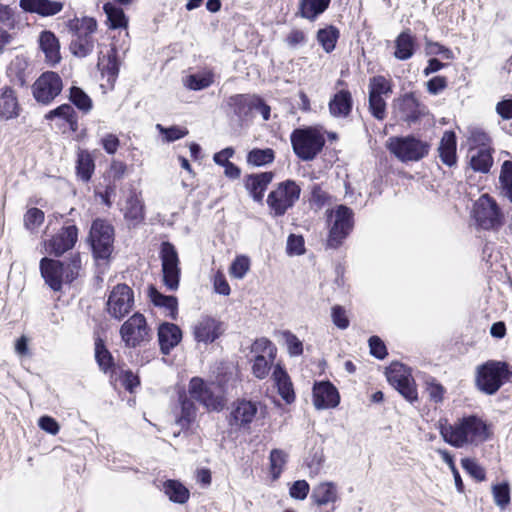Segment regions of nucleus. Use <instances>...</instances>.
Returning <instances> with one entry per match:
<instances>
[{"instance_id":"1","label":"nucleus","mask_w":512,"mask_h":512,"mask_svg":"<svg viewBox=\"0 0 512 512\" xmlns=\"http://www.w3.org/2000/svg\"><path fill=\"white\" fill-rule=\"evenodd\" d=\"M437 428L442 439L455 448L479 446L493 436L492 425L477 414L463 415L453 423L440 418Z\"/></svg>"},{"instance_id":"2","label":"nucleus","mask_w":512,"mask_h":512,"mask_svg":"<svg viewBox=\"0 0 512 512\" xmlns=\"http://www.w3.org/2000/svg\"><path fill=\"white\" fill-rule=\"evenodd\" d=\"M511 380L512 366L507 361L490 359L475 369V387L486 395H495Z\"/></svg>"},{"instance_id":"3","label":"nucleus","mask_w":512,"mask_h":512,"mask_svg":"<svg viewBox=\"0 0 512 512\" xmlns=\"http://www.w3.org/2000/svg\"><path fill=\"white\" fill-rule=\"evenodd\" d=\"M470 216L476 229L487 232H499L506 222L502 207L489 193L481 194L473 202Z\"/></svg>"},{"instance_id":"4","label":"nucleus","mask_w":512,"mask_h":512,"mask_svg":"<svg viewBox=\"0 0 512 512\" xmlns=\"http://www.w3.org/2000/svg\"><path fill=\"white\" fill-rule=\"evenodd\" d=\"M326 216L329 224L326 249H338L354 229V212L350 207L341 204L327 210Z\"/></svg>"},{"instance_id":"5","label":"nucleus","mask_w":512,"mask_h":512,"mask_svg":"<svg viewBox=\"0 0 512 512\" xmlns=\"http://www.w3.org/2000/svg\"><path fill=\"white\" fill-rule=\"evenodd\" d=\"M386 148L402 163L418 162L429 155L431 144L419 137L409 134L392 136L386 141Z\"/></svg>"},{"instance_id":"6","label":"nucleus","mask_w":512,"mask_h":512,"mask_svg":"<svg viewBox=\"0 0 512 512\" xmlns=\"http://www.w3.org/2000/svg\"><path fill=\"white\" fill-rule=\"evenodd\" d=\"M300 192V187L292 180L279 183L267 196L269 215L274 219L283 217L299 200Z\"/></svg>"},{"instance_id":"7","label":"nucleus","mask_w":512,"mask_h":512,"mask_svg":"<svg viewBox=\"0 0 512 512\" xmlns=\"http://www.w3.org/2000/svg\"><path fill=\"white\" fill-rule=\"evenodd\" d=\"M290 141L298 158L312 160L320 151V130L316 127L296 128L290 135Z\"/></svg>"},{"instance_id":"8","label":"nucleus","mask_w":512,"mask_h":512,"mask_svg":"<svg viewBox=\"0 0 512 512\" xmlns=\"http://www.w3.org/2000/svg\"><path fill=\"white\" fill-rule=\"evenodd\" d=\"M386 377L391 386H393L408 402L413 403L418 400V391L416 382L412 376L410 368L406 365L393 362L387 368Z\"/></svg>"},{"instance_id":"9","label":"nucleus","mask_w":512,"mask_h":512,"mask_svg":"<svg viewBox=\"0 0 512 512\" xmlns=\"http://www.w3.org/2000/svg\"><path fill=\"white\" fill-rule=\"evenodd\" d=\"M89 240L95 258L108 259L113 250V226L103 219L94 220L90 229Z\"/></svg>"},{"instance_id":"10","label":"nucleus","mask_w":512,"mask_h":512,"mask_svg":"<svg viewBox=\"0 0 512 512\" xmlns=\"http://www.w3.org/2000/svg\"><path fill=\"white\" fill-rule=\"evenodd\" d=\"M160 259L164 285L171 291L177 290L181 275L180 260L178 252L171 242L161 243Z\"/></svg>"},{"instance_id":"11","label":"nucleus","mask_w":512,"mask_h":512,"mask_svg":"<svg viewBox=\"0 0 512 512\" xmlns=\"http://www.w3.org/2000/svg\"><path fill=\"white\" fill-rule=\"evenodd\" d=\"M394 110L400 120L408 125L419 122L427 114V106L417 97L416 92H406L394 100Z\"/></svg>"},{"instance_id":"12","label":"nucleus","mask_w":512,"mask_h":512,"mask_svg":"<svg viewBox=\"0 0 512 512\" xmlns=\"http://www.w3.org/2000/svg\"><path fill=\"white\" fill-rule=\"evenodd\" d=\"M61 77L53 71L42 73L32 85L34 99L43 105H49L62 91Z\"/></svg>"},{"instance_id":"13","label":"nucleus","mask_w":512,"mask_h":512,"mask_svg":"<svg viewBox=\"0 0 512 512\" xmlns=\"http://www.w3.org/2000/svg\"><path fill=\"white\" fill-rule=\"evenodd\" d=\"M106 305L111 317L117 320L123 319L133 308V290L126 284L116 285L110 292Z\"/></svg>"},{"instance_id":"14","label":"nucleus","mask_w":512,"mask_h":512,"mask_svg":"<svg viewBox=\"0 0 512 512\" xmlns=\"http://www.w3.org/2000/svg\"><path fill=\"white\" fill-rule=\"evenodd\" d=\"M189 396L203 405L207 410L220 411L224 408V400L214 393L210 385L202 378L193 377L188 386Z\"/></svg>"},{"instance_id":"15","label":"nucleus","mask_w":512,"mask_h":512,"mask_svg":"<svg viewBox=\"0 0 512 512\" xmlns=\"http://www.w3.org/2000/svg\"><path fill=\"white\" fill-rule=\"evenodd\" d=\"M120 335L128 347L135 348L141 343L148 341L149 328L145 317L140 313L133 314L122 324Z\"/></svg>"},{"instance_id":"16","label":"nucleus","mask_w":512,"mask_h":512,"mask_svg":"<svg viewBox=\"0 0 512 512\" xmlns=\"http://www.w3.org/2000/svg\"><path fill=\"white\" fill-rule=\"evenodd\" d=\"M78 240V228L75 225H65L59 233L45 242L46 251L56 257L71 250Z\"/></svg>"},{"instance_id":"17","label":"nucleus","mask_w":512,"mask_h":512,"mask_svg":"<svg viewBox=\"0 0 512 512\" xmlns=\"http://www.w3.org/2000/svg\"><path fill=\"white\" fill-rule=\"evenodd\" d=\"M64 262L43 257L40 260V273L45 283L53 290L60 291L65 280Z\"/></svg>"},{"instance_id":"18","label":"nucleus","mask_w":512,"mask_h":512,"mask_svg":"<svg viewBox=\"0 0 512 512\" xmlns=\"http://www.w3.org/2000/svg\"><path fill=\"white\" fill-rule=\"evenodd\" d=\"M257 95L236 94L228 99V106L240 124H243L253 117Z\"/></svg>"},{"instance_id":"19","label":"nucleus","mask_w":512,"mask_h":512,"mask_svg":"<svg viewBox=\"0 0 512 512\" xmlns=\"http://www.w3.org/2000/svg\"><path fill=\"white\" fill-rule=\"evenodd\" d=\"M222 332V323L209 316L201 317L193 328L196 341L205 344L213 343Z\"/></svg>"},{"instance_id":"20","label":"nucleus","mask_w":512,"mask_h":512,"mask_svg":"<svg viewBox=\"0 0 512 512\" xmlns=\"http://www.w3.org/2000/svg\"><path fill=\"white\" fill-rule=\"evenodd\" d=\"M437 153L440 161L447 167L451 168L457 165V136L453 130H446L437 147Z\"/></svg>"},{"instance_id":"21","label":"nucleus","mask_w":512,"mask_h":512,"mask_svg":"<svg viewBox=\"0 0 512 512\" xmlns=\"http://www.w3.org/2000/svg\"><path fill=\"white\" fill-rule=\"evenodd\" d=\"M19 5L25 12L51 17L60 13L65 4L60 0H20Z\"/></svg>"},{"instance_id":"22","label":"nucleus","mask_w":512,"mask_h":512,"mask_svg":"<svg viewBox=\"0 0 512 512\" xmlns=\"http://www.w3.org/2000/svg\"><path fill=\"white\" fill-rule=\"evenodd\" d=\"M182 339V331L174 323L164 322L158 327V342L160 345L161 353L164 355L170 354Z\"/></svg>"},{"instance_id":"23","label":"nucleus","mask_w":512,"mask_h":512,"mask_svg":"<svg viewBox=\"0 0 512 512\" xmlns=\"http://www.w3.org/2000/svg\"><path fill=\"white\" fill-rule=\"evenodd\" d=\"M274 177L273 172L249 174L245 178V188L255 202L261 203L268 185Z\"/></svg>"},{"instance_id":"24","label":"nucleus","mask_w":512,"mask_h":512,"mask_svg":"<svg viewBox=\"0 0 512 512\" xmlns=\"http://www.w3.org/2000/svg\"><path fill=\"white\" fill-rule=\"evenodd\" d=\"M257 413L255 403L247 400L237 401L230 414L229 423L231 426L245 427L248 426Z\"/></svg>"},{"instance_id":"25","label":"nucleus","mask_w":512,"mask_h":512,"mask_svg":"<svg viewBox=\"0 0 512 512\" xmlns=\"http://www.w3.org/2000/svg\"><path fill=\"white\" fill-rule=\"evenodd\" d=\"M21 108L16 91L10 86L0 88V118L10 120L17 118Z\"/></svg>"},{"instance_id":"26","label":"nucleus","mask_w":512,"mask_h":512,"mask_svg":"<svg viewBox=\"0 0 512 512\" xmlns=\"http://www.w3.org/2000/svg\"><path fill=\"white\" fill-rule=\"evenodd\" d=\"M329 112L337 118H347L353 108L352 94L348 89L336 92L328 104Z\"/></svg>"},{"instance_id":"27","label":"nucleus","mask_w":512,"mask_h":512,"mask_svg":"<svg viewBox=\"0 0 512 512\" xmlns=\"http://www.w3.org/2000/svg\"><path fill=\"white\" fill-rule=\"evenodd\" d=\"M39 47L45 54L46 61L56 65L61 60L60 43L56 35L49 30H44L39 35Z\"/></svg>"},{"instance_id":"28","label":"nucleus","mask_w":512,"mask_h":512,"mask_svg":"<svg viewBox=\"0 0 512 512\" xmlns=\"http://www.w3.org/2000/svg\"><path fill=\"white\" fill-rule=\"evenodd\" d=\"M417 49L416 37L409 28L403 30L395 39L394 57L405 61L410 59Z\"/></svg>"},{"instance_id":"29","label":"nucleus","mask_w":512,"mask_h":512,"mask_svg":"<svg viewBox=\"0 0 512 512\" xmlns=\"http://www.w3.org/2000/svg\"><path fill=\"white\" fill-rule=\"evenodd\" d=\"M98 69L102 75L108 77V82L114 83L118 77L120 62L118 60V51L116 47H111L106 54L100 52L97 63Z\"/></svg>"},{"instance_id":"30","label":"nucleus","mask_w":512,"mask_h":512,"mask_svg":"<svg viewBox=\"0 0 512 512\" xmlns=\"http://www.w3.org/2000/svg\"><path fill=\"white\" fill-rule=\"evenodd\" d=\"M272 378L277 386L278 393L286 403H291L295 399L292 382L280 364L274 367Z\"/></svg>"},{"instance_id":"31","label":"nucleus","mask_w":512,"mask_h":512,"mask_svg":"<svg viewBox=\"0 0 512 512\" xmlns=\"http://www.w3.org/2000/svg\"><path fill=\"white\" fill-rule=\"evenodd\" d=\"M193 400L185 391L179 392L178 401L181 411L176 419V424L182 429L188 428L196 418L197 408Z\"/></svg>"},{"instance_id":"32","label":"nucleus","mask_w":512,"mask_h":512,"mask_svg":"<svg viewBox=\"0 0 512 512\" xmlns=\"http://www.w3.org/2000/svg\"><path fill=\"white\" fill-rule=\"evenodd\" d=\"M494 148H484L476 150L474 154H471L469 160V166L474 172L487 174L490 172L494 158Z\"/></svg>"},{"instance_id":"33","label":"nucleus","mask_w":512,"mask_h":512,"mask_svg":"<svg viewBox=\"0 0 512 512\" xmlns=\"http://www.w3.org/2000/svg\"><path fill=\"white\" fill-rule=\"evenodd\" d=\"M148 295L155 306L166 308L169 311L170 318L176 320L178 314L177 297L173 295H164L154 286L149 287Z\"/></svg>"},{"instance_id":"34","label":"nucleus","mask_w":512,"mask_h":512,"mask_svg":"<svg viewBox=\"0 0 512 512\" xmlns=\"http://www.w3.org/2000/svg\"><path fill=\"white\" fill-rule=\"evenodd\" d=\"M163 492L170 501L178 504H184L188 501L189 490L177 480H166L163 483Z\"/></svg>"},{"instance_id":"35","label":"nucleus","mask_w":512,"mask_h":512,"mask_svg":"<svg viewBox=\"0 0 512 512\" xmlns=\"http://www.w3.org/2000/svg\"><path fill=\"white\" fill-rule=\"evenodd\" d=\"M69 48L74 56L84 58L93 52L94 38L91 35L73 34Z\"/></svg>"},{"instance_id":"36","label":"nucleus","mask_w":512,"mask_h":512,"mask_svg":"<svg viewBox=\"0 0 512 512\" xmlns=\"http://www.w3.org/2000/svg\"><path fill=\"white\" fill-rule=\"evenodd\" d=\"M213 82L214 73L210 70L190 74L183 79L184 86L194 91L208 88Z\"/></svg>"},{"instance_id":"37","label":"nucleus","mask_w":512,"mask_h":512,"mask_svg":"<svg viewBox=\"0 0 512 512\" xmlns=\"http://www.w3.org/2000/svg\"><path fill=\"white\" fill-rule=\"evenodd\" d=\"M393 87L394 84L391 78L384 75H375L369 78L368 94L390 97V95L393 93Z\"/></svg>"},{"instance_id":"38","label":"nucleus","mask_w":512,"mask_h":512,"mask_svg":"<svg viewBox=\"0 0 512 512\" xmlns=\"http://www.w3.org/2000/svg\"><path fill=\"white\" fill-rule=\"evenodd\" d=\"M103 10L111 29L126 28L128 26V18L121 7L108 2L104 4Z\"/></svg>"},{"instance_id":"39","label":"nucleus","mask_w":512,"mask_h":512,"mask_svg":"<svg viewBox=\"0 0 512 512\" xmlns=\"http://www.w3.org/2000/svg\"><path fill=\"white\" fill-rule=\"evenodd\" d=\"M467 143L469 146V152L473 150H479L484 148H493L492 138L490 135L481 128H473L469 130L467 136Z\"/></svg>"},{"instance_id":"40","label":"nucleus","mask_w":512,"mask_h":512,"mask_svg":"<svg viewBox=\"0 0 512 512\" xmlns=\"http://www.w3.org/2000/svg\"><path fill=\"white\" fill-rule=\"evenodd\" d=\"M67 27L72 34L93 36L97 30V22L92 17L73 18L68 21Z\"/></svg>"},{"instance_id":"41","label":"nucleus","mask_w":512,"mask_h":512,"mask_svg":"<svg viewBox=\"0 0 512 512\" xmlns=\"http://www.w3.org/2000/svg\"><path fill=\"white\" fill-rule=\"evenodd\" d=\"M499 184L502 195L512 203V161L505 160L502 163Z\"/></svg>"},{"instance_id":"42","label":"nucleus","mask_w":512,"mask_h":512,"mask_svg":"<svg viewBox=\"0 0 512 512\" xmlns=\"http://www.w3.org/2000/svg\"><path fill=\"white\" fill-rule=\"evenodd\" d=\"M275 159V152L271 148H254L247 154V163L252 166L260 167L270 164Z\"/></svg>"},{"instance_id":"43","label":"nucleus","mask_w":512,"mask_h":512,"mask_svg":"<svg viewBox=\"0 0 512 512\" xmlns=\"http://www.w3.org/2000/svg\"><path fill=\"white\" fill-rule=\"evenodd\" d=\"M387 98L368 94V111L374 119L384 121L387 118Z\"/></svg>"},{"instance_id":"44","label":"nucleus","mask_w":512,"mask_h":512,"mask_svg":"<svg viewBox=\"0 0 512 512\" xmlns=\"http://www.w3.org/2000/svg\"><path fill=\"white\" fill-rule=\"evenodd\" d=\"M77 174L84 181L87 182L91 179L95 169L94 160L91 155L86 151H81L77 158Z\"/></svg>"},{"instance_id":"45","label":"nucleus","mask_w":512,"mask_h":512,"mask_svg":"<svg viewBox=\"0 0 512 512\" xmlns=\"http://www.w3.org/2000/svg\"><path fill=\"white\" fill-rule=\"evenodd\" d=\"M339 500L338 490L332 482L322 483V512H333Z\"/></svg>"},{"instance_id":"46","label":"nucleus","mask_w":512,"mask_h":512,"mask_svg":"<svg viewBox=\"0 0 512 512\" xmlns=\"http://www.w3.org/2000/svg\"><path fill=\"white\" fill-rule=\"evenodd\" d=\"M340 403L338 389L330 381H322V409L335 408Z\"/></svg>"},{"instance_id":"47","label":"nucleus","mask_w":512,"mask_h":512,"mask_svg":"<svg viewBox=\"0 0 512 512\" xmlns=\"http://www.w3.org/2000/svg\"><path fill=\"white\" fill-rule=\"evenodd\" d=\"M287 458V453L281 449H273L270 452V473L273 480H277L280 477L283 468L287 463Z\"/></svg>"},{"instance_id":"48","label":"nucleus","mask_w":512,"mask_h":512,"mask_svg":"<svg viewBox=\"0 0 512 512\" xmlns=\"http://www.w3.org/2000/svg\"><path fill=\"white\" fill-rule=\"evenodd\" d=\"M494 502L501 509H505L511 502V489L508 482L504 481L492 486Z\"/></svg>"},{"instance_id":"49","label":"nucleus","mask_w":512,"mask_h":512,"mask_svg":"<svg viewBox=\"0 0 512 512\" xmlns=\"http://www.w3.org/2000/svg\"><path fill=\"white\" fill-rule=\"evenodd\" d=\"M70 101L80 110L87 113L92 109L91 98L79 87L70 88Z\"/></svg>"},{"instance_id":"50","label":"nucleus","mask_w":512,"mask_h":512,"mask_svg":"<svg viewBox=\"0 0 512 512\" xmlns=\"http://www.w3.org/2000/svg\"><path fill=\"white\" fill-rule=\"evenodd\" d=\"M340 38V30L334 25H328L322 28V49L331 53L337 45Z\"/></svg>"},{"instance_id":"51","label":"nucleus","mask_w":512,"mask_h":512,"mask_svg":"<svg viewBox=\"0 0 512 512\" xmlns=\"http://www.w3.org/2000/svg\"><path fill=\"white\" fill-rule=\"evenodd\" d=\"M95 358L100 369L104 372H106L113 364L112 355L100 338L95 341Z\"/></svg>"},{"instance_id":"52","label":"nucleus","mask_w":512,"mask_h":512,"mask_svg":"<svg viewBox=\"0 0 512 512\" xmlns=\"http://www.w3.org/2000/svg\"><path fill=\"white\" fill-rule=\"evenodd\" d=\"M319 14L320 0H299V9L296 15L313 21Z\"/></svg>"},{"instance_id":"53","label":"nucleus","mask_w":512,"mask_h":512,"mask_svg":"<svg viewBox=\"0 0 512 512\" xmlns=\"http://www.w3.org/2000/svg\"><path fill=\"white\" fill-rule=\"evenodd\" d=\"M461 466L476 481L483 482L486 480L485 469L475 459L462 458Z\"/></svg>"},{"instance_id":"54","label":"nucleus","mask_w":512,"mask_h":512,"mask_svg":"<svg viewBox=\"0 0 512 512\" xmlns=\"http://www.w3.org/2000/svg\"><path fill=\"white\" fill-rule=\"evenodd\" d=\"M63 262L65 281L71 283L79 275V271L81 269V257L79 254H74L68 259V261Z\"/></svg>"},{"instance_id":"55","label":"nucleus","mask_w":512,"mask_h":512,"mask_svg":"<svg viewBox=\"0 0 512 512\" xmlns=\"http://www.w3.org/2000/svg\"><path fill=\"white\" fill-rule=\"evenodd\" d=\"M273 360L274 359H272V358L268 359L266 357V355L258 354L255 357L254 363L252 366V371H253L254 376L259 379L265 378L270 371L271 364H272Z\"/></svg>"},{"instance_id":"56","label":"nucleus","mask_w":512,"mask_h":512,"mask_svg":"<svg viewBox=\"0 0 512 512\" xmlns=\"http://www.w3.org/2000/svg\"><path fill=\"white\" fill-rule=\"evenodd\" d=\"M425 390L431 402L438 404L444 400L446 390L444 386L435 379L426 382Z\"/></svg>"},{"instance_id":"57","label":"nucleus","mask_w":512,"mask_h":512,"mask_svg":"<svg viewBox=\"0 0 512 512\" xmlns=\"http://www.w3.org/2000/svg\"><path fill=\"white\" fill-rule=\"evenodd\" d=\"M281 335L291 356H298L302 354L303 344L296 335L288 330L283 331Z\"/></svg>"},{"instance_id":"58","label":"nucleus","mask_w":512,"mask_h":512,"mask_svg":"<svg viewBox=\"0 0 512 512\" xmlns=\"http://www.w3.org/2000/svg\"><path fill=\"white\" fill-rule=\"evenodd\" d=\"M249 267V258L246 256H238L230 266V274L237 279H242L248 272Z\"/></svg>"},{"instance_id":"59","label":"nucleus","mask_w":512,"mask_h":512,"mask_svg":"<svg viewBox=\"0 0 512 512\" xmlns=\"http://www.w3.org/2000/svg\"><path fill=\"white\" fill-rule=\"evenodd\" d=\"M276 347L267 338L257 339L252 345V352L267 355L268 358L274 359L276 356Z\"/></svg>"},{"instance_id":"60","label":"nucleus","mask_w":512,"mask_h":512,"mask_svg":"<svg viewBox=\"0 0 512 512\" xmlns=\"http://www.w3.org/2000/svg\"><path fill=\"white\" fill-rule=\"evenodd\" d=\"M44 221V212L39 208H30L24 215V224L27 229L33 230Z\"/></svg>"},{"instance_id":"61","label":"nucleus","mask_w":512,"mask_h":512,"mask_svg":"<svg viewBox=\"0 0 512 512\" xmlns=\"http://www.w3.org/2000/svg\"><path fill=\"white\" fill-rule=\"evenodd\" d=\"M157 130L165 137L167 142H173L185 137L188 134L187 129H181L178 126L164 127L161 124L156 125Z\"/></svg>"},{"instance_id":"62","label":"nucleus","mask_w":512,"mask_h":512,"mask_svg":"<svg viewBox=\"0 0 512 512\" xmlns=\"http://www.w3.org/2000/svg\"><path fill=\"white\" fill-rule=\"evenodd\" d=\"M370 353L377 359L383 360L387 355L388 351L385 343L382 339L376 335L371 336L368 340Z\"/></svg>"},{"instance_id":"63","label":"nucleus","mask_w":512,"mask_h":512,"mask_svg":"<svg viewBox=\"0 0 512 512\" xmlns=\"http://www.w3.org/2000/svg\"><path fill=\"white\" fill-rule=\"evenodd\" d=\"M75 113L74 108L70 104H62L58 106L57 108L49 111L45 115L46 120H52L54 118H61L64 119L66 122L72 115Z\"/></svg>"},{"instance_id":"64","label":"nucleus","mask_w":512,"mask_h":512,"mask_svg":"<svg viewBox=\"0 0 512 512\" xmlns=\"http://www.w3.org/2000/svg\"><path fill=\"white\" fill-rule=\"evenodd\" d=\"M287 253L289 255H301L304 253V239L300 235L290 234L287 239Z\"/></svg>"}]
</instances>
